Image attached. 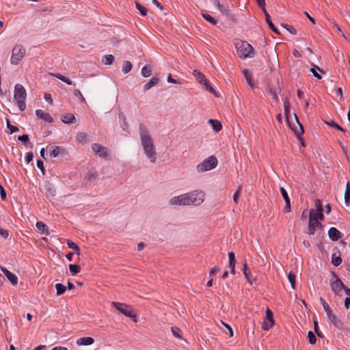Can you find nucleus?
Returning a JSON list of instances; mask_svg holds the SVG:
<instances>
[{
	"instance_id": "nucleus-1",
	"label": "nucleus",
	"mask_w": 350,
	"mask_h": 350,
	"mask_svg": "<svg viewBox=\"0 0 350 350\" xmlns=\"http://www.w3.org/2000/svg\"><path fill=\"white\" fill-rule=\"evenodd\" d=\"M139 135L142 141V146L146 155L154 163L156 160V151L153 144V141L148 134V131L145 125L139 124Z\"/></svg>"
},
{
	"instance_id": "nucleus-2",
	"label": "nucleus",
	"mask_w": 350,
	"mask_h": 350,
	"mask_svg": "<svg viewBox=\"0 0 350 350\" xmlns=\"http://www.w3.org/2000/svg\"><path fill=\"white\" fill-rule=\"evenodd\" d=\"M284 116L288 123V126L293 131L297 139L301 142L303 139L301 137L304 133L303 125L300 123L299 118L295 113H293L295 123L290 120V104L288 101H285L284 103Z\"/></svg>"
},
{
	"instance_id": "nucleus-3",
	"label": "nucleus",
	"mask_w": 350,
	"mask_h": 350,
	"mask_svg": "<svg viewBox=\"0 0 350 350\" xmlns=\"http://www.w3.org/2000/svg\"><path fill=\"white\" fill-rule=\"evenodd\" d=\"M234 45L239 57L245 59L254 56L255 53L254 48L247 42L237 40Z\"/></svg>"
},
{
	"instance_id": "nucleus-4",
	"label": "nucleus",
	"mask_w": 350,
	"mask_h": 350,
	"mask_svg": "<svg viewBox=\"0 0 350 350\" xmlns=\"http://www.w3.org/2000/svg\"><path fill=\"white\" fill-rule=\"evenodd\" d=\"M27 92L24 87L21 84H16L14 87V98L17 102L18 107L21 111L26 108L25 102Z\"/></svg>"
},
{
	"instance_id": "nucleus-5",
	"label": "nucleus",
	"mask_w": 350,
	"mask_h": 350,
	"mask_svg": "<svg viewBox=\"0 0 350 350\" xmlns=\"http://www.w3.org/2000/svg\"><path fill=\"white\" fill-rule=\"evenodd\" d=\"M185 198H188L186 202H188L187 206L188 205H195L198 206L201 204L204 200L205 197V193L202 191L194 190L189 193H187L185 194Z\"/></svg>"
},
{
	"instance_id": "nucleus-6",
	"label": "nucleus",
	"mask_w": 350,
	"mask_h": 350,
	"mask_svg": "<svg viewBox=\"0 0 350 350\" xmlns=\"http://www.w3.org/2000/svg\"><path fill=\"white\" fill-rule=\"evenodd\" d=\"M313 208L310 210L308 226L306 232L309 235H313L317 229L323 230L324 226L314 217L313 215Z\"/></svg>"
},
{
	"instance_id": "nucleus-7",
	"label": "nucleus",
	"mask_w": 350,
	"mask_h": 350,
	"mask_svg": "<svg viewBox=\"0 0 350 350\" xmlns=\"http://www.w3.org/2000/svg\"><path fill=\"white\" fill-rule=\"evenodd\" d=\"M325 312L327 316L329 322L338 329H342L344 324L340 316H338L332 308H324Z\"/></svg>"
},
{
	"instance_id": "nucleus-8",
	"label": "nucleus",
	"mask_w": 350,
	"mask_h": 350,
	"mask_svg": "<svg viewBox=\"0 0 350 350\" xmlns=\"http://www.w3.org/2000/svg\"><path fill=\"white\" fill-rule=\"evenodd\" d=\"M217 165V159L211 156L196 166L198 172H203L215 168Z\"/></svg>"
},
{
	"instance_id": "nucleus-9",
	"label": "nucleus",
	"mask_w": 350,
	"mask_h": 350,
	"mask_svg": "<svg viewBox=\"0 0 350 350\" xmlns=\"http://www.w3.org/2000/svg\"><path fill=\"white\" fill-rule=\"evenodd\" d=\"M25 53V49L22 45L16 46L12 49L11 63L17 65L21 61Z\"/></svg>"
},
{
	"instance_id": "nucleus-10",
	"label": "nucleus",
	"mask_w": 350,
	"mask_h": 350,
	"mask_svg": "<svg viewBox=\"0 0 350 350\" xmlns=\"http://www.w3.org/2000/svg\"><path fill=\"white\" fill-rule=\"evenodd\" d=\"M275 321L273 317V312L271 311L270 308H267L264 322L262 325V329L265 331H268L271 327H273Z\"/></svg>"
},
{
	"instance_id": "nucleus-11",
	"label": "nucleus",
	"mask_w": 350,
	"mask_h": 350,
	"mask_svg": "<svg viewBox=\"0 0 350 350\" xmlns=\"http://www.w3.org/2000/svg\"><path fill=\"white\" fill-rule=\"evenodd\" d=\"M92 149L96 155L103 159H107L108 156V149L107 147L103 146L99 144H93Z\"/></svg>"
},
{
	"instance_id": "nucleus-12",
	"label": "nucleus",
	"mask_w": 350,
	"mask_h": 350,
	"mask_svg": "<svg viewBox=\"0 0 350 350\" xmlns=\"http://www.w3.org/2000/svg\"><path fill=\"white\" fill-rule=\"evenodd\" d=\"M116 309L126 317L131 318L133 322H137V312L131 310V308H116Z\"/></svg>"
},
{
	"instance_id": "nucleus-13",
	"label": "nucleus",
	"mask_w": 350,
	"mask_h": 350,
	"mask_svg": "<svg viewBox=\"0 0 350 350\" xmlns=\"http://www.w3.org/2000/svg\"><path fill=\"white\" fill-rule=\"evenodd\" d=\"M185 196H186L185 194H183L174 197L170 200V204L174 206H187L188 202H186V200H187L188 198H186Z\"/></svg>"
},
{
	"instance_id": "nucleus-14",
	"label": "nucleus",
	"mask_w": 350,
	"mask_h": 350,
	"mask_svg": "<svg viewBox=\"0 0 350 350\" xmlns=\"http://www.w3.org/2000/svg\"><path fill=\"white\" fill-rule=\"evenodd\" d=\"M0 269L12 285H16L18 284V278L15 274L11 273L9 270L3 266H0Z\"/></svg>"
},
{
	"instance_id": "nucleus-15",
	"label": "nucleus",
	"mask_w": 350,
	"mask_h": 350,
	"mask_svg": "<svg viewBox=\"0 0 350 350\" xmlns=\"http://www.w3.org/2000/svg\"><path fill=\"white\" fill-rule=\"evenodd\" d=\"M329 238L333 241H337L342 237V233L336 228L331 227L328 230Z\"/></svg>"
},
{
	"instance_id": "nucleus-16",
	"label": "nucleus",
	"mask_w": 350,
	"mask_h": 350,
	"mask_svg": "<svg viewBox=\"0 0 350 350\" xmlns=\"http://www.w3.org/2000/svg\"><path fill=\"white\" fill-rule=\"evenodd\" d=\"M44 193L46 197H53L55 196L56 193L55 188L53 184L49 182H46L44 185Z\"/></svg>"
},
{
	"instance_id": "nucleus-17",
	"label": "nucleus",
	"mask_w": 350,
	"mask_h": 350,
	"mask_svg": "<svg viewBox=\"0 0 350 350\" xmlns=\"http://www.w3.org/2000/svg\"><path fill=\"white\" fill-rule=\"evenodd\" d=\"M67 154V150L64 148L57 146H53L50 152V155L52 157H56L59 154L66 155Z\"/></svg>"
},
{
	"instance_id": "nucleus-18",
	"label": "nucleus",
	"mask_w": 350,
	"mask_h": 350,
	"mask_svg": "<svg viewBox=\"0 0 350 350\" xmlns=\"http://www.w3.org/2000/svg\"><path fill=\"white\" fill-rule=\"evenodd\" d=\"M36 115L37 116V117L42 119L43 120H44L46 122L51 123L53 122V118L50 115V113L44 112L41 109H37L36 111Z\"/></svg>"
},
{
	"instance_id": "nucleus-19",
	"label": "nucleus",
	"mask_w": 350,
	"mask_h": 350,
	"mask_svg": "<svg viewBox=\"0 0 350 350\" xmlns=\"http://www.w3.org/2000/svg\"><path fill=\"white\" fill-rule=\"evenodd\" d=\"M228 258H229V268L230 269V273L232 274H235L236 259H235L234 253L233 252H228Z\"/></svg>"
},
{
	"instance_id": "nucleus-20",
	"label": "nucleus",
	"mask_w": 350,
	"mask_h": 350,
	"mask_svg": "<svg viewBox=\"0 0 350 350\" xmlns=\"http://www.w3.org/2000/svg\"><path fill=\"white\" fill-rule=\"evenodd\" d=\"M98 177V173L96 170L94 168L90 169L85 176V180H88V182H92L97 179Z\"/></svg>"
},
{
	"instance_id": "nucleus-21",
	"label": "nucleus",
	"mask_w": 350,
	"mask_h": 350,
	"mask_svg": "<svg viewBox=\"0 0 350 350\" xmlns=\"http://www.w3.org/2000/svg\"><path fill=\"white\" fill-rule=\"evenodd\" d=\"M94 342V339L92 337L87 336L79 338L77 340V344L79 346L81 345H90Z\"/></svg>"
},
{
	"instance_id": "nucleus-22",
	"label": "nucleus",
	"mask_w": 350,
	"mask_h": 350,
	"mask_svg": "<svg viewBox=\"0 0 350 350\" xmlns=\"http://www.w3.org/2000/svg\"><path fill=\"white\" fill-rule=\"evenodd\" d=\"M38 232L42 234H49V228L42 221H37L36 224Z\"/></svg>"
},
{
	"instance_id": "nucleus-23",
	"label": "nucleus",
	"mask_w": 350,
	"mask_h": 350,
	"mask_svg": "<svg viewBox=\"0 0 350 350\" xmlns=\"http://www.w3.org/2000/svg\"><path fill=\"white\" fill-rule=\"evenodd\" d=\"M331 286L335 293H338L345 288L342 282L339 278H336V280L331 284Z\"/></svg>"
},
{
	"instance_id": "nucleus-24",
	"label": "nucleus",
	"mask_w": 350,
	"mask_h": 350,
	"mask_svg": "<svg viewBox=\"0 0 350 350\" xmlns=\"http://www.w3.org/2000/svg\"><path fill=\"white\" fill-rule=\"evenodd\" d=\"M265 16V19H266V21L269 25V27H270V29L275 33L277 34H280V31H278V29L275 27V25H273V23H272L271 20V16L269 14V13L267 12V10H265V12H263Z\"/></svg>"
},
{
	"instance_id": "nucleus-25",
	"label": "nucleus",
	"mask_w": 350,
	"mask_h": 350,
	"mask_svg": "<svg viewBox=\"0 0 350 350\" xmlns=\"http://www.w3.org/2000/svg\"><path fill=\"white\" fill-rule=\"evenodd\" d=\"M208 123L211 124L213 129L216 132L220 131L222 129L221 122L217 120L210 119Z\"/></svg>"
},
{
	"instance_id": "nucleus-26",
	"label": "nucleus",
	"mask_w": 350,
	"mask_h": 350,
	"mask_svg": "<svg viewBox=\"0 0 350 350\" xmlns=\"http://www.w3.org/2000/svg\"><path fill=\"white\" fill-rule=\"evenodd\" d=\"M51 75L53 76L54 77L62 81L67 85H72V81L68 79V77L59 74V73H50Z\"/></svg>"
},
{
	"instance_id": "nucleus-27",
	"label": "nucleus",
	"mask_w": 350,
	"mask_h": 350,
	"mask_svg": "<svg viewBox=\"0 0 350 350\" xmlns=\"http://www.w3.org/2000/svg\"><path fill=\"white\" fill-rule=\"evenodd\" d=\"M159 81V79L157 77H152L148 82H147L145 85H144V90H148L149 89H150L152 87L154 86L155 85H157Z\"/></svg>"
},
{
	"instance_id": "nucleus-28",
	"label": "nucleus",
	"mask_w": 350,
	"mask_h": 350,
	"mask_svg": "<svg viewBox=\"0 0 350 350\" xmlns=\"http://www.w3.org/2000/svg\"><path fill=\"white\" fill-rule=\"evenodd\" d=\"M344 199L345 204L348 206L350 204V183L349 182L346 184Z\"/></svg>"
},
{
	"instance_id": "nucleus-29",
	"label": "nucleus",
	"mask_w": 350,
	"mask_h": 350,
	"mask_svg": "<svg viewBox=\"0 0 350 350\" xmlns=\"http://www.w3.org/2000/svg\"><path fill=\"white\" fill-rule=\"evenodd\" d=\"M201 14L204 19L207 22L210 23L211 25H215L217 23V21L212 16H211L209 14L205 13L202 11Z\"/></svg>"
},
{
	"instance_id": "nucleus-30",
	"label": "nucleus",
	"mask_w": 350,
	"mask_h": 350,
	"mask_svg": "<svg viewBox=\"0 0 350 350\" xmlns=\"http://www.w3.org/2000/svg\"><path fill=\"white\" fill-rule=\"evenodd\" d=\"M202 84L204 85L206 90H208L209 92L214 94L216 97H219V94L214 90V88L210 85L207 79H204L202 82Z\"/></svg>"
},
{
	"instance_id": "nucleus-31",
	"label": "nucleus",
	"mask_w": 350,
	"mask_h": 350,
	"mask_svg": "<svg viewBox=\"0 0 350 350\" xmlns=\"http://www.w3.org/2000/svg\"><path fill=\"white\" fill-rule=\"evenodd\" d=\"M243 75H244V77L248 83V85L251 87V88H254V83L252 81V75L251 73L249 72V70L247 69H245L243 70Z\"/></svg>"
},
{
	"instance_id": "nucleus-32",
	"label": "nucleus",
	"mask_w": 350,
	"mask_h": 350,
	"mask_svg": "<svg viewBox=\"0 0 350 350\" xmlns=\"http://www.w3.org/2000/svg\"><path fill=\"white\" fill-rule=\"evenodd\" d=\"M67 245L69 248L72 249L74 250V252L76 254H77V255L80 254V248L75 242H73L70 240H68Z\"/></svg>"
},
{
	"instance_id": "nucleus-33",
	"label": "nucleus",
	"mask_w": 350,
	"mask_h": 350,
	"mask_svg": "<svg viewBox=\"0 0 350 350\" xmlns=\"http://www.w3.org/2000/svg\"><path fill=\"white\" fill-rule=\"evenodd\" d=\"M75 119V117L72 114H67L65 116H63L61 118V120L66 124H71L74 122V120Z\"/></svg>"
},
{
	"instance_id": "nucleus-34",
	"label": "nucleus",
	"mask_w": 350,
	"mask_h": 350,
	"mask_svg": "<svg viewBox=\"0 0 350 350\" xmlns=\"http://www.w3.org/2000/svg\"><path fill=\"white\" fill-rule=\"evenodd\" d=\"M332 263L335 266L338 267L342 263V258L340 254L336 256V254L334 253L332 256Z\"/></svg>"
},
{
	"instance_id": "nucleus-35",
	"label": "nucleus",
	"mask_w": 350,
	"mask_h": 350,
	"mask_svg": "<svg viewBox=\"0 0 350 350\" xmlns=\"http://www.w3.org/2000/svg\"><path fill=\"white\" fill-rule=\"evenodd\" d=\"M267 91L268 94H269L271 96L272 99L274 101H275V102L278 101V97L276 94V92L273 90V88L272 87H271L270 85H267Z\"/></svg>"
},
{
	"instance_id": "nucleus-36",
	"label": "nucleus",
	"mask_w": 350,
	"mask_h": 350,
	"mask_svg": "<svg viewBox=\"0 0 350 350\" xmlns=\"http://www.w3.org/2000/svg\"><path fill=\"white\" fill-rule=\"evenodd\" d=\"M152 74V69L150 66L146 65L142 69V75L144 77H148Z\"/></svg>"
},
{
	"instance_id": "nucleus-37",
	"label": "nucleus",
	"mask_w": 350,
	"mask_h": 350,
	"mask_svg": "<svg viewBox=\"0 0 350 350\" xmlns=\"http://www.w3.org/2000/svg\"><path fill=\"white\" fill-rule=\"evenodd\" d=\"M69 270L72 275H75L80 272L81 267L79 265L76 264H70Z\"/></svg>"
},
{
	"instance_id": "nucleus-38",
	"label": "nucleus",
	"mask_w": 350,
	"mask_h": 350,
	"mask_svg": "<svg viewBox=\"0 0 350 350\" xmlns=\"http://www.w3.org/2000/svg\"><path fill=\"white\" fill-rule=\"evenodd\" d=\"M55 288L57 291V295H60L65 293L66 290V286L61 283H57L55 284Z\"/></svg>"
},
{
	"instance_id": "nucleus-39",
	"label": "nucleus",
	"mask_w": 350,
	"mask_h": 350,
	"mask_svg": "<svg viewBox=\"0 0 350 350\" xmlns=\"http://www.w3.org/2000/svg\"><path fill=\"white\" fill-rule=\"evenodd\" d=\"M76 138L78 140V142H81V143L87 142V141H88L87 134L85 133H83V132L78 133L77 134Z\"/></svg>"
},
{
	"instance_id": "nucleus-40",
	"label": "nucleus",
	"mask_w": 350,
	"mask_h": 350,
	"mask_svg": "<svg viewBox=\"0 0 350 350\" xmlns=\"http://www.w3.org/2000/svg\"><path fill=\"white\" fill-rule=\"evenodd\" d=\"M325 122L327 125H328L331 127H334V128L336 129L337 130L340 131L343 133L345 132V130L342 126H340L339 124H338L336 122H335L333 120L329 121V122Z\"/></svg>"
},
{
	"instance_id": "nucleus-41",
	"label": "nucleus",
	"mask_w": 350,
	"mask_h": 350,
	"mask_svg": "<svg viewBox=\"0 0 350 350\" xmlns=\"http://www.w3.org/2000/svg\"><path fill=\"white\" fill-rule=\"evenodd\" d=\"M132 64L129 61H124L122 65V72L128 73L132 68Z\"/></svg>"
},
{
	"instance_id": "nucleus-42",
	"label": "nucleus",
	"mask_w": 350,
	"mask_h": 350,
	"mask_svg": "<svg viewBox=\"0 0 350 350\" xmlns=\"http://www.w3.org/2000/svg\"><path fill=\"white\" fill-rule=\"evenodd\" d=\"M193 75L198 79L200 83H202L203 81L206 79L204 75L197 70H194Z\"/></svg>"
},
{
	"instance_id": "nucleus-43",
	"label": "nucleus",
	"mask_w": 350,
	"mask_h": 350,
	"mask_svg": "<svg viewBox=\"0 0 350 350\" xmlns=\"http://www.w3.org/2000/svg\"><path fill=\"white\" fill-rule=\"evenodd\" d=\"M114 60V57L112 55H107L103 57V62L105 65H111Z\"/></svg>"
},
{
	"instance_id": "nucleus-44",
	"label": "nucleus",
	"mask_w": 350,
	"mask_h": 350,
	"mask_svg": "<svg viewBox=\"0 0 350 350\" xmlns=\"http://www.w3.org/2000/svg\"><path fill=\"white\" fill-rule=\"evenodd\" d=\"M307 338L308 340V342L310 345H314L316 343L317 338L314 334L312 331H309L307 335Z\"/></svg>"
},
{
	"instance_id": "nucleus-45",
	"label": "nucleus",
	"mask_w": 350,
	"mask_h": 350,
	"mask_svg": "<svg viewBox=\"0 0 350 350\" xmlns=\"http://www.w3.org/2000/svg\"><path fill=\"white\" fill-rule=\"evenodd\" d=\"M295 274L291 271L288 275V279L289 282L291 283V287L295 288V280H296Z\"/></svg>"
},
{
	"instance_id": "nucleus-46",
	"label": "nucleus",
	"mask_w": 350,
	"mask_h": 350,
	"mask_svg": "<svg viewBox=\"0 0 350 350\" xmlns=\"http://www.w3.org/2000/svg\"><path fill=\"white\" fill-rule=\"evenodd\" d=\"M281 25L285 28L290 33L293 35L297 34V30L293 26L288 25L287 24H281Z\"/></svg>"
},
{
	"instance_id": "nucleus-47",
	"label": "nucleus",
	"mask_w": 350,
	"mask_h": 350,
	"mask_svg": "<svg viewBox=\"0 0 350 350\" xmlns=\"http://www.w3.org/2000/svg\"><path fill=\"white\" fill-rule=\"evenodd\" d=\"M135 7L139 11L142 16H146L147 10L145 7L142 6L139 3L135 2Z\"/></svg>"
},
{
	"instance_id": "nucleus-48",
	"label": "nucleus",
	"mask_w": 350,
	"mask_h": 350,
	"mask_svg": "<svg viewBox=\"0 0 350 350\" xmlns=\"http://www.w3.org/2000/svg\"><path fill=\"white\" fill-rule=\"evenodd\" d=\"M312 67L310 69V72L313 75L314 77H316L317 79L321 80L322 79V76L317 72V70L314 67V64H312Z\"/></svg>"
},
{
	"instance_id": "nucleus-49",
	"label": "nucleus",
	"mask_w": 350,
	"mask_h": 350,
	"mask_svg": "<svg viewBox=\"0 0 350 350\" xmlns=\"http://www.w3.org/2000/svg\"><path fill=\"white\" fill-rule=\"evenodd\" d=\"M313 215H314V217L317 218V220H324L325 217L323 213V211L316 212L314 209H313Z\"/></svg>"
},
{
	"instance_id": "nucleus-50",
	"label": "nucleus",
	"mask_w": 350,
	"mask_h": 350,
	"mask_svg": "<svg viewBox=\"0 0 350 350\" xmlns=\"http://www.w3.org/2000/svg\"><path fill=\"white\" fill-rule=\"evenodd\" d=\"M171 329H172V334L174 337H176L177 338H181L180 335L179 334L180 330L178 327H172Z\"/></svg>"
},
{
	"instance_id": "nucleus-51",
	"label": "nucleus",
	"mask_w": 350,
	"mask_h": 350,
	"mask_svg": "<svg viewBox=\"0 0 350 350\" xmlns=\"http://www.w3.org/2000/svg\"><path fill=\"white\" fill-rule=\"evenodd\" d=\"M74 95L77 97H78L80 100L81 102L82 103H85V98L83 96L82 94L81 93L80 90H74Z\"/></svg>"
},
{
	"instance_id": "nucleus-52",
	"label": "nucleus",
	"mask_w": 350,
	"mask_h": 350,
	"mask_svg": "<svg viewBox=\"0 0 350 350\" xmlns=\"http://www.w3.org/2000/svg\"><path fill=\"white\" fill-rule=\"evenodd\" d=\"M216 7L222 14H228V10L223 4L219 3V5H216Z\"/></svg>"
},
{
	"instance_id": "nucleus-53",
	"label": "nucleus",
	"mask_w": 350,
	"mask_h": 350,
	"mask_svg": "<svg viewBox=\"0 0 350 350\" xmlns=\"http://www.w3.org/2000/svg\"><path fill=\"white\" fill-rule=\"evenodd\" d=\"M241 191V187L239 186L233 196V201L237 204Z\"/></svg>"
},
{
	"instance_id": "nucleus-54",
	"label": "nucleus",
	"mask_w": 350,
	"mask_h": 350,
	"mask_svg": "<svg viewBox=\"0 0 350 350\" xmlns=\"http://www.w3.org/2000/svg\"><path fill=\"white\" fill-rule=\"evenodd\" d=\"M280 190L281 194L284 200V202L289 201L290 198L288 196V193H287L286 189L284 187H280Z\"/></svg>"
},
{
	"instance_id": "nucleus-55",
	"label": "nucleus",
	"mask_w": 350,
	"mask_h": 350,
	"mask_svg": "<svg viewBox=\"0 0 350 350\" xmlns=\"http://www.w3.org/2000/svg\"><path fill=\"white\" fill-rule=\"evenodd\" d=\"M18 140L25 144L27 142H29V135H27V134H23L22 135H18Z\"/></svg>"
},
{
	"instance_id": "nucleus-56",
	"label": "nucleus",
	"mask_w": 350,
	"mask_h": 350,
	"mask_svg": "<svg viewBox=\"0 0 350 350\" xmlns=\"http://www.w3.org/2000/svg\"><path fill=\"white\" fill-rule=\"evenodd\" d=\"M316 212L323 211L321 202L320 200H316L315 201Z\"/></svg>"
},
{
	"instance_id": "nucleus-57",
	"label": "nucleus",
	"mask_w": 350,
	"mask_h": 350,
	"mask_svg": "<svg viewBox=\"0 0 350 350\" xmlns=\"http://www.w3.org/2000/svg\"><path fill=\"white\" fill-rule=\"evenodd\" d=\"M258 5L262 9V12L267 10L265 8V0H256Z\"/></svg>"
},
{
	"instance_id": "nucleus-58",
	"label": "nucleus",
	"mask_w": 350,
	"mask_h": 350,
	"mask_svg": "<svg viewBox=\"0 0 350 350\" xmlns=\"http://www.w3.org/2000/svg\"><path fill=\"white\" fill-rule=\"evenodd\" d=\"M0 236L3 239H7L9 236L8 230L3 228H0Z\"/></svg>"
},
{
	"instance_id": "nucleus-59",
	"label": "nucleus",
	"mask_w": 350,
	"mask_h": 350,
	"mask_svg": "<svg viewBox=\"0 0 350 350\" xmlns=\"http://www.w3.org/2000/svg\"><path fill=\"white\" fill-rule=\"evenodd\" d=\"M36 163H37V167L42 172L43 174H44V167L43 161L40 159H38Z\"/></svg>"
},
{
	"instance_id": "nucleus-60",
	"label": "nucleus",
	"mask_w": 350,
	"mask_h": 350,
	"mask_svg": "<svg viewBox=\"0 0 350 350\" xmlns=\"http://www.w3.org/2000/svg\"><path fill=\"white\" fill-rule=\"evenodd\" d=\"M33 154L31 152H28L25 156V161L27 163H30L33 160Z\"/></svg>"
},
{
	"instance_id": "nucleus-61",
	"label": "nucleus",
	"mask_w": 350,
	"mask_h": 350,
	"mask_svg": "<svg viewBox=\"0 0 350 350\" xmlns=\"http://www.w3.org/2000/svg\"><path fill=\"white\" fill-rule=\"evenodd\" d=\"M222 324L227 328V330H228L229 336L232 337L233 336V330L232 327L227 323H224V321H221Z\"/></svg>"
},
{
	"instance_id": "nucleus-62",
	"label": "nucleus",
	"mask_w": 350,
	"mask_h": 350,
	"mask_svg": "<svg viewBox=\"0 0 350 350\" xmlns=\"http://www.w3.org/2000/svg\"><path fill=\"white\" fill-rule=\"evenodd\" d=\"M0 195L3 200L6 199V192L2 185L0 184Z\"/></svg>"
},
{
	"instance_id": "nucleus-63",
	"label": "nucleus",
	"mask_w": 350,
	"mask_h": 350,
	"mask_svg": "<svg viewBox=\"0 0 350 350\" xmlns=\"http://www.w3.org/2000/svg\"><path fill=\"white\" fill-rule=\"evenodd\" d=\"M291 211V201L285 202V206L284 208V212L289 213Z\"/></svg>"
},
{
	"instance_id": "nucleus-64",
	"label": "nucleus",
	"mask_w": 350,
	"mask_h": 350,
	"mask_svg": "<svg viewBox=\"0 0 350 350\" xmlns=\"http://www.w3.org/2000/svg\"><path fill=\"white\" fill-rule=\"evenodd\" d=\"M44 97V99L49 103L51 104L53 103V99H52L51 95L50 94L45 93Z\"/></svg>"
}]
</instances>
